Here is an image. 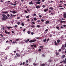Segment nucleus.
<instances>
[{"instance_id": "obj_8", "label": "nucleus", "mask_w": 66, "mask_h": 66, "mask_svg": "<svg viewBox=\"0 0 66 66\" xmlns=\"http://www.w3.org/2000/svg\"><path fill=\"white\" fill-rule=\"evenodd\" d=\"M16 54V56H17L18 57H19V56H20V54H19V53H17Z\"/></svg>"}, {"instance_id": "obj_43", "label": "nucleus", "mask_w": 66, "mask_h": 66, "mask_svg": "<svg viewBox=\"0 0 66 66\" xmlns=\"http://www.w3.org/2000/svg\"><path fill=\"white\" fill-rule=\"evenodd\" d=\"M66 43L64 44V48H66Z\"/></svg>"}, {"instance_id": "obj_22", "label": "nucleus", "mask_w": 66, "mask_h": 66, "mask_svg": "<svg viewBox=\"0 0 66 66\" xmlns=\"http://www.w3.org/2000/svg\"><path fill=\"white\" fill-rule=\"evenodd\" d=\"M20 23V22H17V24L18 25H19Z\"/></svg>"}, {"instance_id": "obj_47", "label": "nucleus", "mask_w": 66, "mask_h": 66, "mask_svg": "<svg viewBox=\"0 0 66 66\" xmlns=\"http://www.w3.org/2000/svg\"><path fill=\"white\" fill-rule=\"evenodd\" d=\"M0 36H1V37H3V35H2V34H1L0 35Z\"/></svg>"}, {"instance_id": "obj_11", "label": "nucleus", "mask_w": 66, "mask_h": 66, "mask_svg": "<svg viewBox=\"0 0 66 66\" xmlns=\"http://www.w3.org/2000/svg\"><path fill=\"white\" fill-rule=\"evenodd\" d=\"M35 3L36 4H40V2H36Z\"/></svg>"}, {"instance_id": "obj_19", "label": "nucleus", "mask_w": 66, "mask_h": 66, "mask_svg": "<svg viewBox=\"0 0 66 66\" xmlns=\"http://www.w3.org/2000/svg\"><path fill=\"white\" fill-rule=\"evenodd\" d=\"M36 39H34L32 40V43H34V42H36Z\"/></svg>"}, {"instance_id": "obj_62", "label": "nucleus", "mask_w": 66, "mask_h": 66, "mask_svg": "<svg viewBox=\"0 0 66 66\" xmlns=\"http://www.w3.org/2000/svg\"><path fill=\"white\" fill-rule=\"evenodd\" d=\"M25 42H26V43H28V41L27 40L25 41Z\"/></svg>"}, {"instance_id": "obj_49", "label": "nucleus", "mask_w": 66, "mask_h": 66, "mask_svg": "<svg viewBox=\"0 0 66 66\" xmlns=\"http://www.w3.org/2000/svg\"><path fill=\"white\" fill-rule=\"evenodd\" d=\"M29 42L30 43H32V40H31L30 41H29Z\"/></svg>"}, {"instance_id": "obj_35", "label": "nucleus", "mask_w": 66, "mask_h": 66, "mask_svg": "<svg viewBox=\"0 0 66 66\" xmlns=\"http://www.w3.org/2000/svg\"><path fill=\"white\" fill-rule=\"evenodd\" d=\"M31 58H30L29 59V62H31Z\"/></svg>"}, {"instance_id": "obj_26", "label": "nucleus", "mask_w": 66, "mask_h": 66, "mask_svg": "<svg viewBox=\"0 0 66 66\" xmlns=\"http://www.w3.org/2000/svg\"><path fill=\"white\" fill-rule=\"evenodd\" d=\"M21 26H22V27H23L24 26V24L22 22L21 23Z\"/></svg>"}, {"instance_id": "obj_38", "label": "nucleus", "mask_w": 66, "mask_h": 66, "mask_svg": "<svg viewBox=\"0 0 66 66\" xmlns=\"http://www.w3.org/2000/svg\"><path fill=\"white\" fill-rule=\"evenodd\" d=\"M45 54H42V56L43 57H45Z\"/></svg>"}, {"instance_id": "obj_4", "label": "nucleus", "mask_w": 66, "mask_h": 66, "mask_svg": "<svg viewBox=\"0 0 66 66\" xmlns=\"http://www.w3.org/2000/svg\"><path fill=\"white\" fill-rule=\"evenodd\" d=\"M64 47V45H62L61 48V49H62L63 50H64V49H65V48Z\"/></svg>"}, {"instance_id": "obj_6", "label": "nucleus", "mask_w": 66, "mask_h": 66, "mask_svg": "<svg viewBox=\"0 0 66 66\" xmlns=\"http://www.w3.org/2000/svg\"><path fill=\"white\" fill-rule=\"evenodd\" d=\"M5 33H6V34H10V32H9L7 31H6V30H5Z\"/></svg>"}, {"instance_id": "obj_54", "label": "nucleus", "mask_w": 66, "mask_h": 66, "mask_svg": "<svg viewBox=\"0 0 66 66\" xmlns=\"http://www.w3.org/2000/svg\"><path fill=\"white\" fill-rule=\"evenodd\" d=\"M20 18V17H18L17 18V19H19Z\"/></svg>"}, {"instance_id": "obj_18", "label": "nucleus", "mask_w": 66, "mask_h": 66, "mask_svg": "<svg viewBox=\"0 0 66 66\" xmlns=\"http://www.w3.org/2000/svg\"><path fill=\"white\" fill-rule=\"evenodd\" d=\"M57 43H60V40H59V39H58L57 40Z\"/></svg>"}, {"instance_id": "obj_12", "label": "nucleus", "mask_w": 66, "mask_h": 66, "mask_svg": "<svg viewBox=\"0 0 66 66\" xmlns=\"http://www.w3.org/2000/svg\"><path fill=\"white\" fill-rule=\"evenodd\" d=\"M63 62L64 64H66V57L65 58V60H63Z\"/></svg>"}, {"instance_id": "obj_14", "label": "nucleus", "mask_w": 66, "mask_h": 66, "mask_svg": "<svg viewBox=\"0 0 66 66\" xmlns=\"http://www.w3.org/2000/svg\"><path fill=\"white\" fill-rule=\"evenodd\" d=\"M40 6L39 5L37 6H36V7L37 9H39L40 8Z\"/></svg>"}, {"instance_id": "obj_2", "label": "nucleus", "mask_w": 66, "mask_h": 66, "mask_svg": "<svg viewBox=\"0 0 66 66\" xmlns=\"http://www.w3.org/2000/svg\"><path fill=\"white\" fill-rule=\"evenodd\" d=\"M17 2L16 1H15L14 2V3L15 4H13L12 3H11V5H14V6H15L16 5H17V4H16V3Z\"/></svg>"}, {"instance_id": "obj_58", "label": "nucleus", "mask_w": 66, "mask_h": 66, "mask_svg": "<svg viewBox=\"0 0 66 66\" xmlns=\"http://www.w3.org/2000/svg\"><path fill=\"white\" fill-rule=\"evenodd\" d=\"M11 32H12V33H13V34L14 33V32L13 31H12Z\"/></svg>"}, {"instance_id": "obj_51", "label": "nucleus", "mask_w": 66, "mask_h": 66, "mask_svg": "<svg viewBox=\"0 0 66 66\" xmlns=\"http://www.w3.org/2000/svg\"><path fill=\"white\" fill-rule=\"evenodd\" d=\"M26 31V29H24V30H23L22 31L23 32H24V31Z\"/></svg>"}, {"instance_id": "obj_17", "label": "nucleus", "mask_w": 66, "mask_h": 66, "mask_svg": "<svg viewBox=\"0 0 66 66\" xmlns=\"http://www.w3.org/2000/svg\"><path fill=\"white\" fill-rule=\"evenodd\" d=\"M7 29H12L13 27H7Z\"/></svg>"}, {"instance_id": "obj_42", "label": "nucleus", "mask_w": 66, "mask_h": 66, "mask_svg": "<svg viewBox=\"0 0 66 66\" xmlns=\"http://www.w3.org/2000/svg\"><path fill=\"white\" fill-rule=\"evenodd\" d=\"M6 16L4 14H3L2 15V16Z\"/></svg>"}, {"instance_id": "obj_27", "label": "nucleus", "mask_w": 66, "mask_h": 66, "mask_svg": "<svg viewBox=\"0 0 66 66\" xmlns=\"http://www.w3.org/2000/svg\"><path fill=\"white\" fill-rule=\"evenodd\" d=\"M38 51H39V52H40L42 51V50L40 48H39L38 50Z\"/></svg>"}, {"instance_id": "obj_33", "label": "nucleus", "mask_w": 66, "mask_h": 66, "mask_svg": "<svg viewBox=\"0 0 66 66\" xmlns=\"http://www.w3.org/2000/svg\"><path fill=\"white\" fill-rule=\"evenodd\" d=\"M34 20H35V21H36L37 20V19H36V18H34Z\"/></svg>"}, {"instance_id": "obj_25", "label": "nucleus", "mask_w": 66, "mask_h": 66, "mask_svg": "<svg viewBox=\"0 0 66 66\" xmlns=\"http://www.w3.org/2000/svg\"><path fill=\"white\" fill-rule=\"evenodd\" d=\"M49 9L50 10H53V9L52 7H50L49 8Z\"/></svg>"}, {"instance_id": "obj_45", "label": "nucleus", "mask_w": 66, "mask_h": 66, "mask_svg": "<svg viewBox=\"0 0 66 66\" xmlns=\"http://www.w3.org/2000/svg\"><path fill=\"white\" fill-rule=\"evenodd\" d=\"M36 14H35V13H34L33 14V16H36Z\"/></svg>"}, {"instance_id": "obj_10", "label": "nucleus", "mask_w": 66, "mask_h": 66, "mask_svg": "<svg viewBox=\"0 0 66 66\" xmlns=\"http://www.w3.org/2000/svg\"><path fill=\"white\" fill-rule=\"evenodd\" d=\"M63 22L65 23V21H62V20L60 21V23H63Z\"/></svg>"}, {"instance_id": "obj_9", "label": "nucleus", "mask_w": 66, "mask_h": 66, "mask_svg": "<svg viewBox=\"0 0 66 66\" xmlns=\"http://www.w3.org/2000/svg\"><path fill=\"white\" fill-rule=\"evenodd\" d=\"M29 4L30 5H33V2H32V1H31V2L29 3Z\"/></svg>"}, {"instance_id": "obj_23", "label": "nucleus", "mask_w": 66, "mask_h": 66, "mask_svg": "<svg viewBox=\"0 0 66 66\" xmlns=\"http://www.w3.org/2000/svg\"><path fill=\"white\" fill-rule=\"evenodd\" d=\"M54 44L55 45H57V43H56V41L54 42Z\"/></svg>"}, {"instance_id": "obj_57", "label": "nucleus", "mask_w": 66, "mask_h": 66, "mask_svg": "<svg viewBox=\"0 0 66 66\" xmlns=\"http://www.w3.org/2000/svg\"><path fill=\"white\" fill-rule=\"evenodd\" d=\"M28 62H29V61H28V60H26V63H28Z\"/></svg>"}, {"instance_id": "obj_28", "label": "nucleus", "mask_w": 66, "mask_h": 66, "mask_svg": "<svg viewBox=\"0 0 66 66\" xmlns=\"http://www.w3.org/2000/svg\"><path fill=\"white\" fill-rule=\"evenodd\" d=\"M43 41L44 42H46L47 41V39H46V38Z\"/></svg>"}, {"instance_id": "obj_31", "label": "nucleus", "mask_w": 66, "mask_h": 66, "mask_svg": "<svg viewBox=\"0 0 66 66\" xmlns=\"http://www.w3.org/2000/svg\"><path fill=\"white\" fill-rule=\"evenodd\" d=\"M20 39H19V38H18V39H16L15 40L16 41H18V40H19Z\"/></svg>"}, {"instance_id": "obj_36", "label": "nucleus", "mask_w": 66, "mask_h": 66, "mask_svg": "<svg viewBox=\"0 0 66 66\" xmlns=\"http://www.w3.org/2000/svg\"><path fill=\"white\" fill-rule=\"evenodd\" d=\"M37 27H38V28H39V27H40V25H37L36 26Z\"/></svg>"}, {"instance_id": "obj_20", "label": "nucleus", "mask_w": 66, "mask_h": 66, "mask_svg": "<svg viewBox=\"0 0 66 66\" xmlns=\"http://www.w3.org/2000/svg\"><path fill=\"white\" fill-rule=\"evenodd\" d=\"M56 55L57 56L59 55V53H57V52H56L55 53Z\"/></svg>"}, {"instance_id": "obj_32", "label": "nucleus", "mask_w": 66, "mask_h": 66, "mask_svg": "<svg viewBox=\"0 0 66 66\" xmlns=\"http://www.w3.org/2000/svg\"><path fill=\"white\" fill-rule=\"evenodd\" d=\"M34 65V66H36V65H37V64H36V63H34L33 64Z\"/></svg>"}, {"instance_id": "obj_1", "label": "nucleus", "mask_w": 66, "mask_h": 66, "mask_svg": "<svg viewBox=\"0 0 66 66\" xmlns=\"http://www.w3.org/2000/svg\"><path fill=\"white\" fill-rule=\"evenodd\" d=\"M7 18H8V17L7 16H4L2 18V20H6V19H7Z\"/></svg>"}, {"instance_id": "obj_37", "label": "nucleus", "mask_w": 66, "mask_h": 66, "mask_svg": "<svg viewBox=\"0 0 66 66\" xmlns=\"http://www.w3.org/2000/svg\"><path fill=\"white\" fill-rule=\"evenodd\" d=\"M31 27L32 28H34L35 27V26H34V25L31 26Z\"/></svg>"}, {"instance_id": "obj_13", "label": "nucleus", "mask_w": 66, "mask_h": 66, "mask_svg": "<svg viewBox=\"0 0 66 66\" xmlns=\"http://www.w3.org/2000/svg\"><path fill=\"white\" fill-rule=\"evenodd\" d=\"M10 15H11V17H13H13H15V16H16V15H13V14H10Z\"/></svg>"}, {"instance_id": "obj_64", "label": "nucleus", "mask_w": 66, "mask_h": 66, "mask_svg": "<svg viewBox=\"0 0 66 66\" xmlns=\"http://www.w3.org/2000/svg\"><path fill=\"white\" fill-rule=\"evenodd\" d=\"M63 26L64 27H66V25H63Z\"/></svg>"}, {"instance_id": "obj_46", "label": "nucleus", "mask_w": 66, "mask_h": 66, "mask_svg": "<svg viewBox=\"0 0 66 66\" xmlns=\"http://www.w3.org/2000/svg\"><path fill=\"white\" fill-rule=\"evenodd\" d=\"M50 39L49 38H48V39H47V42H48V41H49V40Z\"/></svg>"}, {"instance_id": "obj_30", "label": "nucleus", "mask_w": 66, "mask_h": 66, "mask_svg": "<svg viewBox=\"0 0 66 66\" xmlns=\"http://www.w3.org/2000/svg\"><path fill=\"white\" fill-rule=\"evenodd\" d=\"M38 15V16H39V17H40V18H42V15H41L40 14H39Z\"/></svg>"}, {"instance_id": "obj_16", "label": "nucleus", "mask_w": 66, "mask_h": 66, "mask_svg": "<svg viewBox=\"0 0 66 66\" xmlns=\"http://www.w3.org/2000/svg\"><path fill=\"white\" fill-rule=\"evenodd\" d=\"M12 13H13V14H15L16 13H17V12L15 11H12Z\"/></svg>"}, {"instance_id": "obj_41", "label": "nucleus", "mask_w": 66, "mask_h": 66, "mask_svg": "<svg viewBox=\"0 0 66 66\" xmlns=\"http://www.w3.org/2000/svg\"><path fill=\"white\" fill-rule=\"evenodd\" d=\"M41 21H42V22H44V20H43V19H42L41 20Z\"/></svg>"}, {"instance_id": "obj_15", "label": "nucleus", "mask_w": 66, "mask_h": 66, "mask_svg": "<svg viewBox=\"0 0 66 66\" xmlns=\"http://www.w3.org/2000/svg\"><path fill=\"white\" fill-rule=\"evenodd\" d=\"M48 11V9H45L44 10V11L45 12H47V11Z\"/></svg>"}, {"instance_id": "obj_40", "label": "nucleus", "mask_w": 66, "mask_h": 66, "mask_svg": "<svg viewBox=\"0 0 66 66\" xmlns=\"http://www.w3.org/2000/svg\"><path fill=\"white\" fill-rule=\"evenodd\" d=\"M7 16L8 17H10V14H7Z\"/></svg>"}, {"instance_id": "obj_5", "label": "nucleus", "mask_w": 66, "mask_h": 66, "mask_svg": "<svg viewBox=\"0 0 66 66\" xmlns=\"http://www.w3.org/2000/svg\"><path fill=\"white\" fill-rule=\"evenodd\" d=\"M65 57H66V56H65V55H63L61 56V58L62 59H64V58H65Z\"/></svg>"}, {"instance_id": "obj_55", "label": "nucleus", "mask_w": 66, "mask_h": 66, "mask_svg": "<svg viewBox=\"0 0 66 66\" xmlns=\"http://www.w3.org/2000/svg\"><path fill=\"white\" fill-rule=\"evenodd\" d=\"M37 22H40V20H39L37 21Z\"/></svg>"}, {"instance_id": "obj_50", "label": "nucleus", "mask_w": 66, "mask_h": 66, "mask_svg": "<svg viewBox=\"0 0 66 66\" xmlns=\"http://www.w3.org/2000/svg\"><path fill=\"white\" fill-rule=\"evenodd\" d=\"M51 14H52V15H54V14H55V13H51Z\"/></svg>"}, {"instance_id": "obj_60", "label": "nucleus", "mask_w": 66, "mask_h": 66, "mask_svg": "<svg viewBox=\"0 0 66 66\" xmlns=\"http://www.w3.org/2000/svg\"><path fill=\"white\" fill-rule=\"evenodd\" d=\"M42 7H43V8L45 7V5H43Z\"/></svg>"}, {"instance_id": "obj_44", "label": "nucleus", "mask_w": 66, "mask_h": 66, "mask_svg": "<svg viewBox=\"0 0 66 66\" xmlns=\"http://www.w3.org/2000/svg\"><path fill=\"white\" fill-rule=\"evenodd\" d=\"M32 23L33 24H35V22H32Z\"/></svg>"}, {"instance_id": "obj_21", "label": "nucleus", "mask_w": 66, "mask_h": 66, "mask_svg": "<svg viewBox=\"0 0 66 66\" xmlns=\"http://www.w3.org/2000/svg\"><path fill=\"white\" fill-rule=\"evenodd\" d=\"M45 66V64L44 63H43L41 65V66Z\"/></svg>"}, {"instance_id": "obj_59", "label": "nucleus", "mask_w": 66, "mask_h": 66, "mask_svg": "<svg viewBox=\"0 0 66 66\" xmlns=\"http://www.w3.org/2000/svg\"><path fill=\"white\" fill-rule=\"evenodd\" d=\"M40 48H44V46H40Z\"/></svg>"}, {"instance_id": "obj_48", "label": "nucleus", "mask_w": 66, "mask_h": 66, "mask_svg": "<svg viewBox=\"0 0 66 66\" xmlns=\"http://www.w3.org/2000/svg\"><path fill=\"white\" fill-rule=\"evenodd\" d=\"M26 18H29V16H26Z\"/></svg>"}, {"instance_id": "obj_34", "label": "nucleus", "mask_w": 66, "mask_h": 66, "mask_svg": "<svg viewBox=\"0 0 66 66\" xmlns=\"http://www.w3.org/2000/svg\"><path fill=\"white\" fill-rule=\"evenodd\" d=\"M48 61H49V62H51L52 61V60H49Z\"/></svg>"}, {"instance_id": "obj_24", "label": "nucleus", "mask_w": 66, "mask_h": 66, "mask_svg": "<svg viewBox=\"0 0 66 66\" xmlns=\"http://www.w3.org/2000/svg\"><path fill=\"white\" fill-rule=\"evenodd\" d=\"M27 33H28V34H30V33H31V32L30 31H29L27 32Z\"/></svg>"}, {"instance_id": "obj_39", "label": "nucleus", "mask_w": 66, "mask_h": 66, "mask_svg": "<svg viewBox=\"0 0 66 66\" xmlns=\"http://www.w3.org/2000/svg\"><path fill=\"white\" fill-rule=\"evenodd\" d=\"M17 26L15 25L14 27V28H17Z\"/></svg>"}, {"instance_id": "obj_61", "label": "nucleus", "mask_w": 66, "mask_h": 66, "mask_svg": "<svg viewBox=\"0 0 66 66\" xmlns=\"http://www.w3.org/2000/svg\"><path fill=\"white\" fill-rule=\"evenodd\" d=\"M28 64H26V66H28Z\"/></svg>"}, {"instance_id": "obj_29", "label": "nucleus", "mask_w": 66, "mask_h": 66, "mask_svg": "<svg viewBox=\"0 0 66 66\" xmlns=\"http://www.w3.org/2000/svg\"><path fill=\"white\" fill-rule=\"evenodd\" d=\"M56 28H57V29H58V30H60V28H59V27H57V26L56 27Z\"/></svg>"}, {"instance_id": "obj_56", "label": "nucleus", "mask_w": 66, "mask_h": 66, "mask_svg": "<svg viewBox=\"0 0 66 66\" xmlns=\"http://www.w3.org/2000/svg\"><path fill=\"white\" fill-rule=\"evenodd\" d=\"M48 31V29H46L45 30V31L46 32V31Z\"/></svg>"}, {"instance_id": "obj_52", "label": "nucleus", "mask_w": 66, "mask_h": 66, "mask_svg": "<svg viewBox=\"0 0 66 66\" xmlns=\"http://www.w3.org/2000/svg\"><path fill=\"white\" fill-rule=\"evenodd\" d=\"M8 13V12H7V11H6V12H5V14H7Z\"/></svg>"}, {"instance_id": "obj_7", "label": "nucleus", "mask_w": 66, "mask_h": 66, "mask_svg": "<svg viewBox=\"0 0 66 66\" xmlns=\"http://www.w3.org/2000/svg\"><path fill=\"white\" fill-rule=\"evenodd\" d=\"M63 16L64 18H66V13H64L63 14Z\"/></svg>"}, {"instance_id": "obj_53", "label": "nucleus", "mask_w": 66, "mask_h": 66, "mask_svg": "<svg viewBox=\"0 0 66 66\" xmlns=\"http://www.w3.org/2000/svg\"><path fill=\"white\" fill-rule=\"evenodd\" d=\"M31 35H33V34H34V33H33V32H32L31 33Z\"/></svg>"}, {"instance_id": "obj_63", "label": "nucleus", "mask_w": 66, "mask_h": 66, "mask_svg": "<svg viewBox=\"0 0 66 66\" xmlns=\"http://www.w3.org/2000/svg\"><path fill=\"white\" fill-rule=\"evenodd\" d=\"M31 47H34V45H31Z\"/></svg>"}, {"instance_id": "obj_3", "label": "nucleus", "mask_w": 66, "mask_h": 66, "mask_svg": "<svg viewBox=\"0 0 66 66\" xmlns=\"http://www.w3.org/2000/svg\"><path fill=\"white\" fill-rule=\"evenodd\" d=\"M45 23L46 24H50V22H49V21H47L45 22Z\"/></svg>"}]
</instances>
